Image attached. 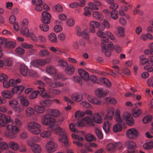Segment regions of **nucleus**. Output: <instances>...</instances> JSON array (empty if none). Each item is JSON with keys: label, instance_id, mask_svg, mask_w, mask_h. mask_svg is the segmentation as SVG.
<instances>
[{"label": "nucleus", "instance_id": "c85d7f7f", "mask_svg": "<svg viewBox=\"0 0 153 153\" xmlns=\"http://www.w3.org/2000/svg\"><path fill=\"white\" fill-rule=\"evenodd\" d=\"M142 112L141 109L136 106L132 109V114L135 117H137L140 115Z\"/></svg>", "mask_w": 153, "mask_h": 153}, {"label": "nucleus", "instance_id": "13d9d810", "mask_svg": "<svg viewBox=\"0 0 153 153\" xmlns=\"http://www.w3.org/2000/svg\"><path fill=\"white\" fill-rule=\"evenodd\" d=\"M66 24L69 27H72L75 24L74 19L72 18H70L67 19L66 21Z\"/></svg>", "mask_w": 153, "mask_h": 153}, {"label": "nucleus", "instance_id": "680f3d73", "mask_svg": "<svg viewBox=\"0 0 153 153\" xmlns=\"http://www.w3.org/2000/svg\"><path fill=\"white\" fill-rule=\"evenodd\" d=\"M80 105L83 107L91 108L92 106L91 104L86 101H83L80 103Z\"/></svg>", "mask_w": 153, "mask_h": 153}, {"label": "nucleus", "instance_id": "4d7b16f0", "mask_svg": "<svg viewBox=\"0 0 153 153\" xmlns=\"http://www.w3.org/2000/svg\"><path fill=\"white\" fill-rule=\"evenodd\" d=\"M106 35L111 40L114 41V42H116L117 40L115 39V37L113 34L111 32L107 31L105 32Z\"/></svg>", "mask_w": 153, "mask_h": 153}, {"label": "nucleus", "instance_id": "79ce46f5", "mask_svg": "<svg viewBox=\"0 0 153 153\" xmlns=\"http://www.w3.org/2000/svg\"><path fill=\"white\" fill-rule=\"evenodd\" d=\"M38 61L39 66H42L49 63L51 62V59L49 58L44 59H39Z\"/></svg>", "mask_w": 153, "mask_h": 153}, {"label": "nucleus", "instance_id": "72a5a7b5", "mask_svg": "<svg viewBox=\"0 0 153 153\" xmlns=\"http://www.w3.org/2000/svg\"><path fill=\"white\" fill-rule=\"evenodd\" d=\"M48 39L53 43L57 42V38L56 34L53 32L51 33L48 36Z\"/></svg>", "mask_w": 153, "mask_h": 153}, {"label": "nucleus", "instance_id": "774afa93", "mask_svg": "<svg viewBox=\"0 0 153 153\" xmlns=\"http://www.w3.org/2000/svg\"><path fill=\"white\" fill-rule=\"evenodd\" d=\"M152 119V116L150 115H148L145 116L143 119V121L144 123H147L150 122Z\"/></svg>", "mask_w": 153, "mask_h": 153}, {"label": "nucleus", "instance_id": "6ab92c4d", "mask_svg": "<svg viewBox=\"0 0 153 153\" xmlns=\"http://www.w3.org/2000/svg\"><path fill=\"white\" fill-rule=\"evenodd\" d=\"M71 98L73 100L76 102L82 101L83 99V96L81 93H75L71 96Z\"/></svg>", "mask_w": 153, "mask_h": 153}, {"label": "nucleus", "instance_id": "473e14b6", "mask_svg": "<svg viewBox=\"0 0 153 153\" xmlns=\"http://www.w3.org/2000/svg\"><path fill=\"white\" fill-rule=\"evenodd\" d=\"M48 48L49 50L58 55H61L63 53H64V52L62 50L58 48H56L54 46H52L49 47Z\"/></svg>", "mask_w": 153, "mask_h": 153}, {"label": "nucleus", "instance_id": "bb28decb", "mask_svg": "<svg viewBox=\"0 0 153 153\" xmlns=\"http://www.w3.org/2000/svg\"><path fill=\"white\" fill-rule=\"evenodd\" d=\"M25 111L26 116L28 117H30L35 114L34 109L31 107H27Z\"/></svg>", "mask_w": 153, "mask_h": 153}, {"label": "nucleus", "instance_id": "338daca9", "mask_svg": "<svg viewBox=\"0 0 153 153\" xmlns=\"http://www.w3.org/2000/svg\"><path fill=\"white\" fill-rule=\"evenodd\" d=\"M95 137L92 134H88L85 136V140L88 141H91L95 139Z\"/></svg>", "mask_w": 153, "mask_h": 153}, {"label": "nucleus", "instance_id": "4468645a", "mask_svg": "<svg viewBox=\"0 0 153 153\" xmlns=\"http://www.w3.org/2000/svg\"><path fill=\"white\" fill-rule=\"evenodd\" d=\"M78 72L79 75L83 80L86 81L89 80V75L88 72L81 68L79 69Z\"/></svg>", "mask_w": 153, "mask_h": 153}, {"label": "nucleus", "instance_id": "864d4df0", "mask_svg": "<svg viewBox=\"0 0 153 153\" xmlns=\"http://www.w3.org/2000/svg\"><path fill=\"white\" fill-rule=\"evenodd\" d=\"M143 148L146 149H149L153 147V142L150 141L143 145Z\"/></svg>", "mask_w": 153, "mask_h": 153}, {"label": "nucleus", "instance_id": "b1692460", "mask_svg": "<svg viewBox=\"0 0 153 153\" xmlns=\"http://www.w3.org/2000/svg\"><path fill=\"white\" fill-rule=\"evenodd\" d=\"M1 94L4 98L10 99H11L13 96V94L12 92L8 90H4L1 92Z\"/></svg>", "mask_w": 153, "mask_h": 153}, {"label": "nucleus", "instance_id": "1a4fd4ad", "mask_svg": "<svg viewBox=\"0 0 153 153\" xmlns=\"http://www.w3.org/2000/svg\"><path fill=\"white\" fill-rule=\"evenodd\" d=\"M125 144L127 148L128 153H134L136 152L134 150L137 146L134 142L131 140H128L126 142Z\"/></svg>", "mask_w": 153, "mask_h": 153}, {"label": "nucleus", "instance_id": "e433bc0d", "mask_svg": "<svg viewBox=\"0 0 153 153\" xmlns=\"http://www.w3.org/2000/svg\"><path fill=\"white\" fill-rule=\"evenodd\" d=\"M40 104L43 107H47L51 105L52 103V101L50 99H46L44 101L40 100Z\"/></svg>", "mask_w": 153, "mask_h": 153}, {"label": "nucleus", "instance_id": "7ed1b4c3", "mask_svg": "<svg viewBox=\"0 0 153 153\" xmlns=\"http://www.w3.org/2000/svg\"><path fill=\"white\" fill-rule=\"evenodd\" d=\"M7 131L4 133L5 136L10 138H14L16 137V135L20 131L18 126L12 124L7 125L6 126Z\"/></svg>", "mask_w": 153, "mask_h": 153}, {"label": "nucleus", "instance_id": "58836bf2", "mask_svg": "<svg viewBox=\"0 0 153 153\" xmlns=\"http://www.w3.org/2000/svg\"><path fill=\"white\" fill-rule=\"evenodd\" d=\"M20 71L22 75L26 76L28 72L27 68L25 65L21 64L20 66Z\"/></svg>", "mask_w": 153, "mask_h": 153}, {"label": "nucleus", "instance_id": "7c9ffc66", "mask_svg": "<svg viewBox=\"0 0 153 153\" xmlns=\"http://www.w3.org/2000/svg\"><path fill=\"white\" fill-rule=\"evenodd\" d=\"M35 112L39 114L43 113L45 111V108L42 106L36 105L34 106Z\"/></svg>", "mask_w": 153, "mask_h": 153}, {"label": "nucleus", "instance_id": "423d86ee", "mask_svg": "<svg viewBox=\"0 0 153 153\" xmlns=\"http://www.w3.org/2000/svg\"><path fill=\"white\" fill-rule=\"evenodd\" d=\"M13 122L11 117L0 113V128L5 126L9 122Z\"/></svg>", "mask_w": 153, "mask_h": 153}, {"label": "nucleus", "instance_id": "49530a36", "mask_svg": "<svg viewBox=\"0 0 153 153\" xmlns=\"http://www.w3.org/2000/svg\"><path fill=\"white\" fill-rule=\"evenodd\" d=\"M10 84L11 85V87H13L16 85L20 83L21 82V79L19 78L16 79H11L9 80Z\"/></svg>", "mask_w": 153, "mask_h": 153}, {"label": "nucleus", "instance_id": "f257e3e1", "mask_svg": "<svg viewBox=\"0 0 153 153\" xmlns=\"http://www.w3.org/2000/svg\"><path fill=\"white\" fill-rule=\"evenodd\" d=\"M41 123L42 124L48 126V129L51 131H55L56 133L59 135V141L63 143L66 146L68 145V139L65 129L58 125H56V119L51 117L49 114H45L41 117Z\"/></svg>", "mask_w": 153, "mask_h": 153}, {"label": "nucleus", "instance_id": "e2e57ef3", "mask_svg": "<svg viewBox=\"0 0 153 153\" xmlns=\"http://www.w3.org/2000/svg\"><path fill=\"white\" fill-rule=\"evenodd\" d=\"M15 52L19 55L23 54L25 53V50L21 47H19L15 49Z\"/></svg>", "mask_w": 153, "mask_h": 153}, {"label": "nucleus", "instance_id": "3c124183", "mask_svg": "<svg viewBox=\"0 0 153 153\" xmlns=\"http://www.w3.org/2000/svg\"><path fill=\"white\" fill-rule=\"evenodd\" d=\"M39 28L41 30L44 32L48 31L49 29V27L48 25L43 24H40Z\"/></svg>", "mask_w": 153, "mask_h": 153}, {"label": "nucleus", "instance_id": "052dcab7", "mask_svg": "<svg viewBox=\"0 0 153 153\" xmlns=\"http://www.w3.org/2000/svg\"><path fill=\"white\" fill-rule=\"evenodd\" d=\"M72 80L75 82L77 83L79 85L82 84V80L78 76H75L72 78Z\"/></svg>", "mask_w": 153, "mask_h": 153}, {"label": "nucleus", "instance_id": "a211bd4d", "mask_svg": "<svg viewBox=\"0 0 153 153\" xmlns=\"http://www.w3.org/2000/svg\"><path fill=\"white\" fill-rule=\"evenodd\" d=\"M39 89H40L41 91H39V94L40 96L44 98H51V96L50 93L48 92H45V90L44 88H41L39 86L38 87Z\"/></svg>", "mask_w": 153, "mask_h": 153}, {"label": "nucleus", "instance_id": "dca6fc26", "mask_svg": "<svg viewBox=\"0 0 153 153\" xmlns=\"http://www.w3.org/2000/svg\"><path fill=\"white\" fill-rule=\"evenodd\" d=\"M18 98L20 100V104L24 108L27 107L29 105L30 102L26 97L22 95L19 96Z\"/></svg>", "mask_w": 153, "mask_h": 153}, {"label": "nucleus", "instance_id": "6e6552de", "mask_svg": "<svg viewBox=\"0 0 153 153\" xmlns=\"http://www.w3.org/2000/svg\"><path fill=\"white\" fill-rule=\"evenodd\" d=\"M122 117L127 125L131 126L134 125V120L130 113L127 112H124L122 115Z\"/></svg>", "mask_w": 153, "mask_h": 153}, {"label": "nucleus", "instance_id": "0eeeda50", "mask_svg": "<svg viewBox=\"0 0 153 153\" xmlns=\"http://www.w3.org/2000/svg\"><path fill=\"white\" fill-rule=\"evenodd\" d=\"M138 130L135 128H131L128 129L126 132V137L131 140L136 139L139 136Z\"/></svg>", "mask_w": 153, "mask_h": 153}, {"label": "nucleus", "instance_id": "69168bd1", "mask_svg": "<svg viewBox=\"0 0 153 153\" xmlns=\"http://www.w3.org/2000/svg\"><path fill=\"white\" fill-rule=\"evenodd\" d=\"M58 38L59 40L61 42H63L66 40V37L65 34L62 32L58 35Z\"/></svg>", "mask_w": 153, "mask_h": 153}, {"label": "nucleus", "instance_id": "0e129e2a", "mask_svg": "<svg viewBox=\"0 0 153 153\" xmlns=\"http://www.w3.org/2000/svg\"><path fill=\"white\" fill-rule=\"evenodd\" d=\"M85 115L84 111L79 110L77 111L75 113V117L76 118H79Z\"/></svg>", "mask_w": 153, "mask_h": 153}, {"label": "nucleus", "instance_id": "8fccbe9b", "mask_svg": "<svg viewBox=\"0 0 153 153\" xmlns=\"http://www.w3.org/2000/svg\"><path fill=\"white\" fill-rule=\"evenodd\" d=\"M31 149L34 153H40L42 151V148L40 146L37 144L32 148Z\"/></svg>", "mask_w": 153, "mask_h": 153}, {"label": "nucleus", "instance_id": "6e6d98bb", "mask_svg": "<svg viewBox=\"0 0 153 153\" xmlns=\"http://www.w3.org/2000/svg\"><path fill=\"white\" fill-rule=\"evenodd\" d=\"M9 148L8 144L4 142H0V149L2 150H7Z\"/></svg>", "mask_w": 153, "mask_h": 153}, {"label": "nucleus", "instance_id": "9d476101", "mask_svg": "<svg viewBox=\"0 0 153 153\" xmlns=\"http://www.w3.org/2000/svg\"><path fill=\"white\" fill-rule=\"evenodd\" d=\"M114 114V109L112 107H108L106 110V113L104 117L105 120H111L113 118Z\"/></svg>", "mask_w": 153, "mask_h": 153}, {"label": "nucleus", "instance_id": "a19ab883", "mask_svg": "<svg viewBox=\"0 0 153 153\" xmlns=\"http://www.w3.org/2000/svg\"><path fill=\"white\" fill-rule=\"evenodd\" d=\"M24 109L25 108L20 104H19L18 105L14 107L13 110L16 113H20L23 111Z\"/></svg>", "mask_w": 153, "mask_h": 153}, {"label": "nucleus", "instance_id": "5fc2aeb1", "mask_svg": "<svg viewBox=\"0 0 153 153\" xmlns=\"http://www.w3.org/2000/svg\"><path fill=\"white\" fill-rule=\"evenodd\" d=\"M53 9L55 11L58 12H61L63 10L62 7L61 5L57 4L56 5L53 6Z\"/></svg>", "mask_w": 153, "mask_h": 153}, {"label": "nucleus", "instance_id": "c756f323", "mask_svg": "<svg viewBox=\"0 0 153 153\" xmlns=\"http://www.w3.org/2000/svg\"><path fill=\"white\" fill-rule=\"evenodd\" d=\"M49 130H45L43 131L39 134L40 137L44 138H50L51 135V132L50 131V129Z\"/></svg>", "mask_w": 153, "mask_h": 153}, {"label": "nucleus", "instance_id": "2eb2a0df", "mask_svg": "<svg viewBox=\"0 0 153 153\" xmlns=\"http://www.w3.org/2000/svg\"><path fill=\"white\" fill-rule=\"evenodd\" d=\"M95 95L100 98H103L108 93V91L106 90H103L102 88L97 89L95 91Z\"/></svg>", "mask_w": 153, "mask_h": 153}, {"label": "nucleus", "instance_id": "ea45409f", "mask_svg": "<svg viewBox=\"0 0 153 153\" xmlns=\"http://www.w3.org/2000/svg\"><path fill=\"white\" fill-rule=\"evenodd\" d=\"M16 46V43L15 41H8L5 44V47L7 48L13 49Z\"/></svg>", "mask_w": 153, "mask_h": 153}, {"label": "nucleus", "instance_id": "aec40b11", "mask_svg": "<svg viewBox=\"0 0 153 153\" xmlns=\"http://www.w3.org/2000/svg\"><path fill=\"white\" fill-rule=\"evenodd\" d=\"M76 34L78 36H82L87 40L89 39V36L88 34L85 31H82L81 28L77 26L76 27Z\"/></svg>", "mask_w": 153, "mask_h": 153}, {"label": "nucleus", "instance_id": "5701e85b", "mask_svg": "<svg viewBox=\"0 0 153 153\" xmlns=\"http://www.w3.org/2000/svg\"><path fill=\"white\" fill-rule=\"evenodd\" d=\"M24 88L25 87L23 85H18L13 88L11 90V91L13 94H21L23 92Z\"/></svg>", "mask_w": 153, "mask_h": 153}, {"label": "nucleus", "instance_id": "393cba45", "mask_svg": "<svg viewBox=\"0 0 153 153\" xmlns=\"http://www.w3.org/2000/svg\"><path fill=\"white\" fill-rule=\"evenodd\" d=\"M46 71L50 75H54L57 72L56 69L51 65L47 66L46 68Z\"/></svg>", "mask_w": 153, "mask_h": 153}, {"label": "nucleus", "instance_id": "2f4dec72", "mask_svg": "<svg viewBox=\"0 0 153 153\" xmlns=\"http://www.w3.org/2000/svg\"><path fill=\"white\" fill-rule=\"evenodd\" d=\"M99 81L105 85L107 88H110L111 86V83L110 81L107 78L102 77L100 79Z\"/></svg>", "mask_w": 153, "mask_h": 153}, {"label": "nucleus", "instance_id": "a878e982", "mask_svg": "<svg viewBox=\"0 0 153 153\" xmlns=\"http://www.w3.org/2000/svg\"><path fill=\"white\" fill-rule=\"evenodd\" d=\"M74 66L73 65H71L66 66L65 71L67 75H71L74 73Z\"/></svg>", "mask_w": 153, "mask_h": 153}, {"label": "nucleus", "instance_id": "f704fd0d", "mask_svg": "<svg viewBox=\"0 0 153 153\" xmlns=\"http://www.w3.org/2000/svg\"><path fill=\"white\" fill-rule=\"evenodd\" d=\"M111 125V123L108 121H106L104 122L103 128L105 132L107 133L109 131Z\"/></svg>", "mask_w": 153, "mask_h": 153}, {"label": "nucleus", "instance_id": "f3484780", "mask_svg": "<svg viewBox=\"0 0 153 153\" xmlns=\"http://www.w3.org/2000/svg\"><path fill=\"white\" fill-rule=\"evenodd\" d=\"M48 114L50 116L55 118L60 117L62 114L61 111L57 109H51L49 111Z\"/></svg>", "mask_w": 153, "mask_h": 153}, {"label": "nucleus", "instance_id": "c03bdc74", "mask_svg": "<svg viewBox=\"0 0 153 153\" xmlns=\"http://www.w3.org/2000/svg\"><path fill=\"white\" fill-rule=\"evenodd\" d=\"M139 59L141 65H143L149 62V59L146 58V56L143 55H140L139 57Z\"/></svg>", "mask_w": 153, "mask_h": 153}, {"label": "nucleus", "instance_id": "20e7f679", "mask_svg": "<svg viewBox=\"0 0 153 153\" xmlns=\"http://www.w3.org/2000/svg\"><path fill=\"white\" fill-rule=\"evenodd\" d=\"M41 127L40 124L35 121H31L27 124V130L30 132L35 135H38L40 133Z\"/></svg>", "mask_w": 153, "mask_h": 153}, {"label": "nucleus", "instance_id": "cd10ccee", "mask_svg": "<svg viewBox=\"0 0 153 153\" xmlns=\"http://www.w3.org/2000/svg\"><path fill=\"white\" fill-rule=\"evenodd\" d=\"M64 83L59 81H55L51 82L49 84L50 87L53 88L62 87L64 86Z\"/></svg>", "mask_w": 153, "mask_h": 153}, {"label": "nucleus", "instance_id": "f8f14e48", "mask_svg": "<svg viewBox=\"0 0 153 153\" xmlns=\"http://www.w3.org/2000/svg\"><path fill=\"white\" fill-rule=\"evenodd\" d=\"M57 144L54 142L50 141L48 142L46 145L47 150L51 152H54L56 150Z\"/></svg>", "mask_w": 153, "mask_h": 153}, {"label": "nucleus", "instance_id": "c9c22d12", "mask_svg": "<svg viewBox=\"0 0 153 153\" xmlns=\"http://www.w3.org/2000/svg\"><path fill=\"white\" fill-rule=\"evenodd\" d=\"M92 16L94 18L100 21L102 20L103 19L102 14L97 11H93L92 13Z\"/></svg>", "mask_w": 153, "mask_h": 153}, {"label": "nucleus", "instance_id": "39448f33", "mask_svg": "<svg viewBox=\"0 0 153 153\" xmlns=\"http://www.w3.org/2000/svg\"><path fill=\"white\" fill-rule=\"evenodd\" d=\"M94 125L95 124L92 118L89 116H86L82 118L76 122V126L79 127H82L86 126H94Z\"/></svg>", "mask_w": 153, "mask_h": 153}, {"label": "nucleus", "instance_id": "37998d69", "mask_svg": "<svg viewBox=\"0 0 153 153\" xmlns=\"http://www.w3.org/2000/svg\"><path fill=\"white\" fill-rule=\"evenodd\" d=\"M123 130V126L122 124L116 123L113 127V131L114 132L121 131Z\"/></svg>", "mask_w": 153, "mask_h": 153}, {"label": "nucleus", "instance_id": "a18cd8bd", "mask_svg": "<svg viewBox=\"0 0 153 153\" xmlns=\"http://www.w3.org/2000/svg\"><path fill=\"white\" fill-rule=\"evenodd\" d=\"M9 146L10 148L15 151L17 150L19 148L18 143L13 141H10L9 143Z\"/></svg>", "mask_w": 153, "mask_h": 153}, {"label": "nucleus", "instance_id": "09e8293b", "mask_svg": "<svg viewBox=\"0 0 153 153\" xmlns=\"http://www.w3.org/2000/svg\"><path fill=\"white\" fill-rule=\"evenodd\" d=\"M106 149L108 152H114L115 149L114 143L108 144L106 147Z\"/></svg>", "mask_w": 153, "mask_h": 153}, {"label": "nucleus", "instance_id": "ddd939ff", "mask_svg": "<svg viewBox=\"0 0 153 153\" xmlns=\"http://www.w3.org/2000/svg\"><path fill=\"white\" fill-rule=\"evenodd\" d=\"M88 101L91 103L95 105H100L101 103V100L96 97L88 95L87 97Z\"/></svg>", "mask_w": 153, "mask_h": 153}, {"label": "nucleus", "instance_id": "4c0bfd02", "mask_svg": "<svg viewBox=\"0 0 153 153\" xmlns=\"http://www.w3.org/2000/svg\"><path fill=\"white\" fill-rule=\"evenodd\" d=\"M50 55L49 51L46 49L40 50L39 53V55L40 57H46Z\"/></svg>", "mask_w": 153, "mask_h": 153}, {"label": "nucleus", "instance_id": "4be33fe9", "mask_svg": "<svg viewBox=\"0 0 153 153\" xmlns=\"http://www.w3.org/2000/svg\"><path fill=\"white\" fill-rule=\"evenodd\" d=\"M92 119L94 123L95 122L97 124H100L102 122V116L98 112L94 113Z\"/></svg>", "mask_w": 153, "mask_h": 153}, {"label": "nucleus", "instance_id": "9b49d317", "mask_svg": "<svg viewBox=\"0 0 153 153\" xmlns=\"http://www.w3.org/2000/svg\"><path fill=\"white\" fill-rule=\"evenodd\" d=\"M41 16V20L43 23L48 24L50 23L51 16L49 13L44 11L42 12Z\"/></svg>", "mask_w": 153, "mask_h": 153}, {"label": "nucleus", "instance_id": "de8ad7c7", "mask_svg": "<svg viewBox=\"0 0 153 153\" xmlns=\"http://www.w3.org/2000/svg\"><path fill=\"white\" fill-rule=\"evenodd\" d=\"M9 104L10 107L13 109L14 107L18 105L19 103L17 99H13L9 101Z\"/></svg>", "mask_w": 153, "mask_h": 153}, {"label": "nucleus", "instance_id": "bf43d9fd", "mask_svg": "<svg viewBox=\"0 0 153 153\" xmlns=\"http://www.w3.org/2000/svg\"><path fill=\"white\" fill-rule=\"evenodd\" d=\"M111 17L114 20H116L118 18V14L117 10H114L111 12Z\"/></svg>", "mask_w": 153, "mask_h": 153}, {"label": "nucleus", "instance_id": "603ef678", "mask_svg": "<svg viewBox=\"0 0 153 153\" xmlns=\"http://www.w3.org/2000/svg\"><path fill=\"white\" fill-rule=\"evenodd\" d=\"M117 33L119 36L123 37L125 35L124 29L122 27L118 26L117 28Z\"/></svg>", "mask_w": 153, "mask_h": 153}, {"label": "nucleus", "instance_id": "412c9836", "mask_svg": "<svg viewBox=\"0 0 153 153\" xmlns=\"http://www.w3.org/2000/svg\"><path fill=\"white\" fill-rule=\"evenodd\" d=\"M97 146V145L94 143H91L89 144L88 146H85L83 149H80V152L81 153H85L88 152H92V149L90 147H95Z\"/></svg>", "mask_w": 153, "mask_h": 153}, {"label": "nucleus", "instance_id": "f03ea898", "mask_svg": "<svg viewBox=\"0 0 153 153\" xmlns=\"http://www.w3.org/2000/svg\"><path fill=\"white\" fill-rule=\"evenodd\" d=\"M102 42L101 43L102 47L101 51L104 53L106 56H110L111 54V50L114 48V45L112 42H110L107 44V43L108 41V39L105 36L102 38Z\"/></svg>", "mask_w": 153, "mask_h": 153}]
</instances>
